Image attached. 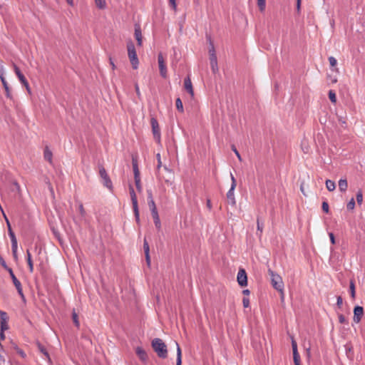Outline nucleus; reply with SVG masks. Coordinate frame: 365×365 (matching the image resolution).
Segmentation results:
<instances>
[{"instance_id":"nucleus-1","label":"nucleus","mask_w":365,"mask_h":365,"mask_svg":"<svg viewBox=\"0 0 365 365\" xmlns=\"http://www.w3.org/2000/svg\"><path fill=\"white\" fill-rule=\"evenodd\" d=\"M152 347L160 358L165 359L168 356L167 346L159 338H155L152 341Z\"/></svg>"},{"instance_id":"nucleus-2","label":"nucleus","mask_w":365,"mask_h":365,"mask_svg":"<svg viewBox=\"0 0 365 365\" xmlns=\"http://www.w3.org/2000/svg\"><path fill=\"white\" fill-rule=\"evenodd\" d=\"M128 55L133 69H137L139 65L138 58L136 53L135 45L130 41L127 43Z\"/></svg>"},{"instance_id":"nucleus-3","label":"nucleus","mask_w":365,"mask_h":365,"mask_svg":"<svg viewBox=\"0 0 365 365\" xmlns=\"http://www.w3.org/2000/svg\"><path fill=\"white\" fill-rule=\"evenodd\" d=\"M269 273L271 276V281L273 287L279 291L282 295H283L284 283L282 277L270 269L269 270Z\"/></svg>"},{"instance_id":"nucleus-4","label":"nucleus","mask_w":365,"mask_h":365,"mask_svg":"<svg viewBox=\"0 0 365 365\" xmlns=\"http://www.w3.org/2000/svg\"><path fill=\"white\" fill-rule=\"evenodd\" d=\"M132 166H133V170L134 174V180H135V184L136 186V189L138 192L142 191V186L140 183V170L138 168V163L137 158L135 157L132 158Z\"/></svg>"},{"instance_id":"nucleus-5","label":"nucleus","mask_w":365,"mask_h":365,"mask_svg":"<svg viewBox=\"0 0 365 365\" xmlns=\"http://www.w3.org/2000/svg\"><path fill=\"white\" fill-rule=\"evenodd\" d=\"M99 175L102 180L103 185L110 191H112L113 188L112 181L108 176L106 169L102 165L99 166Z\"/></svg>"},{"instance_id":"nucleus-6","label":"nucleus","mask_w":365,"mask_h":365,"mask_svg":"<svg viewBox=\"0 0 365 365\" xmlns=\"http://www.w3.org/2000/svg\"><path fill=\"white\" fill-rule=\"evenodd\" d=\"M230 177H231L232 184H231V187H230V190H228V192L227 193V198L228 200V202L230 205L234 206L236 204L235 194H234L235 189L236 187V180L232 173H230Z\"/></svg>"},{"instance_id":"nucleus-7","label":"nucleus","mask_w":365,"mask_h":365,"mask_svg":"<svg viewBox=\"0 0 365 365\" xmlns=\"http://www.w3.org/2000/svg\"><path fill=\"white\" fill-rule=\"evenodd\" d=\"M150 124H151V127H152V132L153 134L154 139L156 141L160 142V130L159 124H158L157 119L153 117L151 118Z\"/></svg>"},{"instance_id":"nucleus-8","label":"nucleus","mask_w":365,"mask_h":365,"mask_svg":"<svg viewBox=\"0 0 365 365\" xmlns=\"http://www.w3.org/2000/svg\"><path fill=\"white\" fill-rule=\"evenodd\" d=\"M158 61L160 76L163 78H165L167 77V67L165 66V61H164L162 53L158 54Z\"/></svg>"},{"instance_id":"nucleus-9","label":"nucleus","mask_w":365,"mask_h":365,"mask_svg":"<svg viewBox=\"0 0 365 365\" xmlns=\"http://www.w3.org/2000/svg\"><path fill=\"white\" fill-rule=\"evenodd\" d=\"M237 279L238 284L241 287L247 286V276L244 269H240L237 273Z\"/></svg>"},{"instance_id":"nucleus-10","label":"nucleus","mask_w":365,"mask_h":365,"mask_svg":"<svg viewBox=\"0 0 365 365\" xmlns=\"http://www.w3.org/2000/svg\"><path fill=\"white\" fill-rule=\"evenodd\" d=\"M9 317L5 312L0 310V323H1V331H6L9 329Z\"/></svg>"},{"instance_id":"nucleus-11","label":"nucleus","mask_w":365,"mask_h":365,"mask_svg":"<svg viewBox=\"0 0 365 365\" xmlns=\"http://www.w3.org/2000/svg\"><path fill=\"white\" fill-rule=\"evenodd\" d=\"M14 71L16 75L17 76L20 82L26 87V90L30 92V88L29 83L27 80L26 79L25 76L23 75V73L21 72L20 69L18 66L14 65Z\"/></svg>"},{"instance_id":"nucleus-12","label":"nucleus","mask_w":365,"mask_h":365,"mask_svg":"<svg viewBox=\"0 0 365 365\" xmlns=\"http://www.w3.org/2000/svg\"><path fill=\"white\" fill-rule=\"evenodd\" d=\"M292 352H293V359L294 365H301L300 364V356L297 351V344L296 341L292 339Z\"/></svg>"},{"instance_id":"nucleus-13","label":"nucleus","mask_w":365,"mask_h":365,"mask_svg":"<svg viewBox=\"0 0 365 365\" xmlns=\"http://www.w3.org/2000/svg\"><path fill=\"white\" fill-rule=\"evenodd\" d=\"M364 315V309L361 306H356L354 309V322L358 324Z\"/></svg>"},{"instance_id":"nucleus-14","label":"nucleus","mask_w":365,"mask_h":365,"mask_svg":"<svg viewBox=\"0 0 365 365\" xmlns=\"http://www.w3.org/2000/svg\"><path fill=\"white\" fill-rule=\"evenodd\" d=\"M210 66L213 73H216L218 71L217 59L215 53H212L210 56Z\"/></svg>"},{"instance_id":"nucleus-15","label":"nucleus","mask_w":365,"mask_h":365,"mask_svg":"<svg viewBox=\"0 0 365 365\" xmlns=\"http://www.w3.org/2000/svg\"><path fill=\"white\" fill-rule=\"evenodd\" d=\"M184 87L185 89L187 91V93H189L191 96L194 95L192 82L189 76H187L184 79Z\"/></svg>"},{"instance_id":"nucleus-16","label":"nucleus","mask_w":365,"mask_h":365,"mask_svg":"<svg viewBox=\"0 0 365 365\" xmlns=\"http://www.w3.org/2000/svg\"><path fill=\"white\" fill-rule=\"evenodd\" d=\"M135 353L142 361L145 362L148 360V354L142 347H137Z\"/></svg>"},{"instance_id":"nucleus-17","label":"nucleus","mask_w":365,"mask_h":365,"mask_svg":"<svg viewBox=\"0 0 365 365\" xmlns=\"http://www.w3.org/2000/svg\"><path fill=\"white\" fill-rule=\"evenodd\" d=\"M11 279L20 297H24L20 281L16 277V276H13Z\"/></svg>"},{"instance_id":"nucleus-18","label":"nucleus","mask_w":365,"mask_h":365,"mask_svg":"<svg viewBox=\"0 0 365 365\" xmlns=\"http://www.w3.org/2000/svg\"><path fill=\"white\" fill-rule=\"evenodd\" d=\"M1 81L2 83V85L4 86V88L6 91V96L9 98V99H11L12 98V96H11V94L10 93V89H9V84L8 83L6 82L4 76H1Z\"/></svg>"},{"instance_id":"nucleus-19","label":"nucleus","mask_w":365,"mask_h":365,"mask_svg":"<svg viewBox=\"0 0 365 365\" xmlns=\"http://www.w3.org/2000/svg\"><path fill=\"white\" fill-rule=\"evenodd\" d=\"M135 37L137 41L138 46L142 45V33L140 26L135 27Z\"/></svg>"},{"instance_id":"nucleus-20","label":"nucleus","mask_w":365,"mask_h":365,"mask_svg":"<svg viewBox=\"0 0 365 365\" xmlns=\"http://www.w3.org/2000/svg\"><path fill=\"white\" fill-rule=\"evenodd\" d=\"M129 192H130V195L133 207L137 206L138 205L137 196H136V194H135V190L132 185L129 186Z\"/></svg>"},{"instance_id":"nucleus-21","label":"nucleus","mask_w":365,"mask_h":365,"mask_svg":"<svg viewBox=\"0 0 365 365\" xmlns=\"http://www.w3.org/2000/svg\"><path fill=\"white\" fill-rule=\"evenodd\" d=\"M348 183L346 179H340L339 180V189L341 192H345L347 190Z\"/></svg>"},{"instance_id":"nucleus-22","label":"nucleus","mask_w":365,"mask_h":365,"mask_svg":"<svg viewBox=\"0 0 365 365\" xmlns=\"http://www.w3.org/2000/svg\"><path fill=\"white\" fill-rule=\"evenodd\" d=\"M177 346V359H176V365H182V351L178 343H176Z\"/></svg>"},{"instance_id":"nucleus-23","label":"nucleus","mask_w":365,"mask_h":365,"mask_svg":"<svg viewBox=\"0 0 365 365\" xmlns=\"http://www.w3.org/2000/svg\"><path fill=\"white\" fill-rule=\"evenodd\" d=\"M26 260H27V263H28V265H29V267L30 272H33V271H34V264H33V262H32V259H31V255L29 250H27Z\"/></svg>"},{"instance_id":"nucleus-24","label":"nucleus","mask_w":365,"mask_h":365,"mask_svg":"<svg viewBox=\"0 0 365 365\" xmlns=\"http://www.w3.org/2000/svg\"><path fill=\"white\" fill-rule=\"evenodd\" d=\"M152 217L153 218L154 224H155L156 228L160 230V227H161V223H160V220L158 212H157L155 214H153Z\"/></svg>"},{"instance_id":"nucleus-25","label":"nucleus","mask_w":365,"mask_h":365,"mask_svg":"<svg viewBox=\"0 0 365 365\" xmlns=\"http://www.w3.org/2000/svg\"><path fill=\"white\" fill-rule=\"evenodd\" d=\"M43 155H44L45 160H46L49 163H51V161H52V155H52L51 151L48 149V147H46V148L44 150Z\"/></svg>"},{"instance_id":"nucleus-26","label":"nucleus","mask_w":365,"mask_h":365,"mask_svg":"<svg viewBox=\"0 0 365 365\" xmlns=\"http://www.w3.org/2000/svg\"><path fill=\"white\" fill-rule=\"evenodd\" d=\"M326 187L329 191H334L336 188L335 182L331 180H327Z\"/></svg>"},{"instance_id":"nucleus-27","label":"nucleus","mask_w":365,"mask_h":365,"mask_svg":"<svg viewBox=\"0 0 365 365\" xmlns=\"http://www.w3.org/2000/svg\"><path fill=\"white\" fill-rule=\"evenodd\" d=\"M207 37V41L209 42V44H210V46H209V53H210V56L212 55V53H215V47H214V44L212 41V39H211V37L208 35L206 36Z\"/></svg>"},{"instance_id":"nucleus-28","label":"nucleus","mask_w":365,"mask_h":365,"mask_svg":"<svg viewBox=\"0 0 365 365\" xmlns=\"http://www.w3.org/2000/svg\"><path fill=\"white\" fill-rule=\"evenodd\" d=\"M148 203L151 212V215L157 213L158 210L154 200H150V202Z\"/></svg>"},{"instance_id":"nucleus-29","label":"nucleus","mask_w":365,"mask_h":365,"mask_svg":"<svg viewBox=\"0 0 365 365\" xmlns=\"http://www.w3.org/2000/svg\"><path fill=\"white\" fill-rule=\"evenodd\" d=\"M176 108L178 111L182 113L184 111L183 105L181 99L178 98L175 101Z\"/></svg>"},{"instance_id":"nucleus-30","label":"nucleus","mask_w":365,"mask_h":365,"mask_svg":"<svg viewBox=\"0 0 365 365\" xmlns=\"http://www.w3.org/2000/svg\"><path fill=\"white\" fill-rule=\"evenodd\" d=\"M96 6L100 9H103L106 6V0H94Z\"/></svg>"},{"instance_id":"nucleus-31","label":"nucleus","mask_w":365,"mask_h":365,"mask_svg":"<svg viewBox=\"0 0 365 365\" xmlns=\"http://www.w3.org/2000/svg\"><path fill=\"white\" fill-rule=\"evenodd\" d=\"M356 202H357V204L359 205H361L362 204V202H363V192L361 190H359L356 195Z\"/></svg>"},{"instance_id":"nucleus-32","label":"nucleus","mask_w":365,"mask_h":365,"mask_svg":"<svg viewBox=\"0 0 365 365\" xmlns=\"http://www.w3.org/2000/svg\"><path fill=\"white\" fill-rule=\"evenodd\" d=\"M329 100L331 101V103H336V93L334 91L332 90H330L329 91Z\"/></svg>"},{"instance_id":"nucleus-33","label":"nucleus","mask_w":365,"mask_h":365,"mask_svg":"<svg viewBox=\"0 0 365 365\" xmlns=\"http://www.w3.org/2000/svg\"><path fill=\"white\" fill-rule=\"evenodd\" d=\"M349 293H350V295L351 297H355L356 296V292H355V285H354V283L353 281H350V283H349Z\"/></svg>"},{"instance_id":"nucleus-34","label":"nucleus","mask_w":365,"mask_h":365,"mask_svg":"<svg viewBox=\"0 0 365 365\" xmlns=\"http://www.w3.org/2000/svg\"><path fill=\"white\" fill-rule=\"evenodd\" d=\"M257 6L260 11H263L266 6V0H257Z\"/></svg>"},{"instance_id":"nucleus-35","label":"nucleus","mask_w":365,"mask_h":365,"mask_svg":"<svg viewBox=\"0 0 365 365\" xmlns=\"http://www.w3.org/2000/svg\"><path fill=\"white\" fill-rule=\"evenodd\" d=\"M72 318H73V323L75 324L76 327H79L80 323L78 321V314H76V312L74 310L73 311V313H72Z\"/></svg>"},{"instance_id":"nucleus-36","label":"nucleus","mask_w":365,"mask_h":365,"mask_svg":"<svg viewBox=\"0 0 365 365\" xmlns=\"http://www.w3.org/2000/svg\"><path fill=\"white\" fill-rule=\"evenodd\" d=\"M355 205H356V203H355V200H354V198H351V199L349 201V202L347 203V205H346V207H347V209H348L349 210H354V207H355Z\"/></svg>"},{"instance_id":"nucleus-37","label":"nucleus","mask_w":365,"mask_h":365,"mask_svg":"<svg viewBox=\"0 0 365 365\" xmlns=\"http://www.w3.org/2000/svg\"><path fill=\"white\" fill-rule=\"evenodd\" d=\"M133 209L135 220H136L137 222H138L140 221L138 205L133 206Z\"/></svg>"},{"instance_id":"nucleus-38","label":"nucleus","mask_w":365,"mask_h":365,"mask_svg":"<svg viewBox=\"0 0 365 365\" xmlns=\"http://www.w3.org/2000/svg\"><path fill=\"white\" fill-rule=\"evenodd\" d=\"M322 210L326 212V213H329V204L327 201H324L322 202Z\"/></svg>"},{"instance_id":"nucleus-39","label":"nucleus","mask_w":365,"mask_h":365,"mask_svg":"<svg viewBox=\"0 0 365 365\" xmlns=\"http://www.w3.org/2000/svg\"><path fill=\"white\" fill-rule=\"evenodd\" d=\"M143 250L145 252V255H148V253L150 252L149 245L146 240H144L143 242Z\"/></svg>"},{"instance_id":"nucleus-40","label":"nucleus","mask_w":365,"mask_h":365,"mask_svg":"<svg viewBox=\"0 0 365 365\" xmlns=\"http://www.w3.org/2000/svg\"><path fill=\"white\" fill-rule=\"evenodd\" d=\"M329 62L331 67H334L337 64L336 59L333 56L329 57Z\"/></svg>"},{"instance_id":"nucleus-41","label":"nucleus","mask_w":365,"mask_h":365,"mask_svg":"<svg viewBox=\"0 0 365 365\" xmlns=\"http://www.w3.org/2000/svg\"><path fill=\"white\" fill-rule=\"evenodd\" d=\"M169 4H170V7H171L174 11H176V9H177L176 0H169Z\"/></svg>"},{"instance_id":"nucleus-42","label":"nucleus","mask_w":365,"mask_h":365,"mask_svg":"<svg viewBox=\"0 0 365 365\" xmlns=\"http://www.w3.org/2000/svg\"><path fill=\"white\" fill-rule=\"evenodd\" d=\"M257 231H259L260 232H262V230H263V223H260L259 219H257Z\"/></svg>"},{"instance_id":"nucleus-43","label":"nucleus","mask_w":365,"mask_h":365,"mask_svg":"<svg viewBox=\"0 0 365 365\" xmlns=\"http://www.w3.org/2000/svg\"><path fill=\"white\" fill-rule=\"evenodd\" d=\"M13 185L14 186V191H16L19 194H20L21 187L19 184L17 182H14Z\"/></svg>"},{"instance_id":"nucleus-44","label":"nucleus","mask_w":365,"mask_h":365,"mask_svg":"<svg viewBox=\"0 0 365 365\" xmlns=\"http://www.w3.org/2000/svg\"><path fill=\"white\" fill-rule=\"evenodd\" d=\"M17 241L11 242V250L12 252H17Z\"/></svg>"},{"instance_id":"nucleus-45","label":"nucleus","mask_w":365,"mask_h":365,"mask_svg":"<svg viewBox=\"0 0 365 365\" xmlns=\"http://www.w3.org/2000/svg\"><path fill=\"white\" fill-rule=\"evenodd\" d=\"M147 194H148V202H150V200H154L153 197V192H152L151 190H148Z\"/></svg>"},{"instance_id":"nucleus-46","label":"nucleus","mask_w":365,"mask_h":365,"mask_svg":"<svg viewBox=\"0 0 365 365\" xmlns=\"http://www.w3.org/2000/svg\"><path fill=\"white\" fill-rule=\"evenodd\" d=\"M79 212L81 216H84L86 215L85 210L83 208V204H80L78 206Z\"/></svg>"},{"instance_id":"nucleus-47","label":"nucleus","mask_w":365,"mask_h":365,"mask_svg":"<svg viewBox=\"0 0 365 365\" xmlns=\"http://www.w3.org/2000/svg\"><path fill=\"white\" fill-rule=\"evenodd\" d=\"M329 236L331 243L332 245H334L336 243L334 235L332 232H329Z\"/></svg>"},{"instance_id":"nucleus-48","label":"nucleus","mask_w":365,"mask_h":365,"mask_svg":"<svg viewBox=\"0 0 365 365\" xmlns=\"http://www.w3.org/2000/svg\"><path fill=\"white\" fill-rule=\"evenodd\" d=\"M243 306L244 307L247 308V307H249L250 306V299L249 298H243Z\"/></svg>"},{"instance_id":"nucleus-49","label":"nucleus","mask_w":365,"mask_h":365,"mask_svg":"<svg viewBox=\"0 0 365 365\" xmlns=\"http://www.w3.org/2000/svg\"><path fill=\"white\" fill-rule=\"evenodd\" d=\"M156 158L158 159V165H157V168L159 169L160 167H161V160H160V153H158L156 155Z\"/></svg>"},{"instance_id":"nucleus-50","label":"nucleus","mask_w":365,"mask_h":365,"mask_svg":"<svg viewBox=\"0 0 365 365\" xmlns=\"http://www.w3.org/2000/svg\"><path fill=\"white\" fill-rule=\"evenodd\" d=\"M0 264L5 269L7 268L6 263L5 260L3 259V257L1 255H0Z\"/></svg>"},{"instance_id":"nucleus-51","label":"nucleus","mask_w":365,"mask_h":365,"mask_svg":"<svg viewBox=\"0 0 365 365\" xmlns=\"http://www.w3.org/2000/svg\"><path fill=\"white\" fill-rule=\"evenodd\" d=\"M135 90L137 96L138 97H140V89H139V86H138V83H135Z\"/></svg>"},{"instance_id":"nucleus-52","label":"nucleus","mask_w":365,"mask_h":365,"mask_svg":"<svg viewBox=\"0 0 365 365\" xmlns=\"http://www.w3.org/2000/svg\"><path fill=\"white\" fill-rule=\"evenodd\" d=\"M9 235L10 237L11 242L17 241L14 233H9Z\"/></svg>"},{"instance_id":"nucleus-53","label":"nucleus","mask_w":365,"mask_h":365,"mask_svg":"<svg viewBox=\"0 0 365 365\" xmlns=\"http://www.w3.org/2000/svg\"><path fill=\"white\" fill-rule=\"evenodd\" d=\"M233 151H234V152H235V153L236 154V155H237V157L238 158V159H239L240 160H241V156H240V154L239 153V152L237 151V150L235 148H233Z\"/></svg>"},{"instance_id":"nucleus-54","label":"nucleus","mask_w":365,"mask_h":365,"mask_svg":"<svg viewBox=\"0 0 365 365\" xmlns=\"http://www.w3.org/2000/svg\"><path fill=\"white\" fill-rule=\"evenodd\" d=\"M6 269H7L9 271L11 277H13V276H15L11 268H9L7 267V268H6Z\"/></svg>"},{"instance_id":"nucleus-55","label":"nucleus","mask_w":365,"mask_h":365,"mask_svg":"<svg viewBox=\"0 0 365 365\" xmlns=\"http://www.w3.org/2000/svg\"><path fill=\"white\" fill-rule=\"evenodd\" d=\"M301 6V0H297V9L299 11Z\"/></svg>"},{"instance_id":"nucleus-56","label":"nucleus","mask_w":365,"mask_h":365,"mask_svg":"<svg viewBox=\"0 0 365 365\" xmlns=\"http://www.w3.org/2000/svg\"><path fill=\"white\" fill-rule=\"evenodd\" d=\"M6 222H7V225H8V227H9V233H14V232L12 231L11 228V225H10V223L9 222V220L6 219Z\"/></svg>"},{"instance_id":"nucleus-57","label":"nucleus","mask_w":365,"mask_h":365,"mask_svg":"<svg viewBox=\"0 0 365 365\" xmlns=\"http://www.w3.org/2000/svg\"><path fill=\"white\" fill-rule=\"evenodd\" d=\"M39 348H40L41 351L43 354H45L46 356H48V353L46 352V351L45 350V349H44V348H43V347H41V346H40Z\"/></svg>"},{"instance_id":"nucleus-58","label":"nucleus","mask_w":365,"mask_h":365,"mask_svg":"<svg viewBox=\"0 0 365 365\" xmlns=\"http://www.w3.org/2000/svg\"><path fill=\"white\" fill-rule=\"evenodd\" d=\"M4 331H1V333H0V338L4 340L5 339V334H4Z\"/></svg>"},{"instance_id":"nucleus-59","label":"nucleus","mask_w":365,"mask_h":365,"mask_svg":"<svg viewBox=\"0 0 365 365\" xmlns=\"http://www.w3.org/2000/svg\"><path fill=\"white\" fill-rule=\"evenodd\" d=\"M145 259H146L147 263H148V264H150V255H149V253H148V255H145Z\"/></svg>"},{"instance_id":"nucleus-60","label":"nucleus","mask_w":365,"mask_h":365,"mask_svg":"<svg viewBox=\"0 0 365 365\" xmlns=\"http://www.w3.org/2000/svg\"><path fill=\"white\" fill-rule=\"evenodd\" d=\"M243 294H246V295H248L250 294V290L249 289H245L242 291Z\"/></svg>"},{"instance_id":"nucleus-61","label":"nucleus","mask_w":365,"mask_h":365,"mask_svg":"<svg viewBox=\"0 0 365 365\" xmlns=\"http://www.w3.org/2000/svg\"><path fill=\"white\" fill-rule=\"evenodd\" d=\"M67 3L70 5V6H73V0H66Z\"/></svg>"},{"instance_id":"nucleus-62","label":"nucleus","mask_w":365,"mask_h":365,"mask_svg":"<svg viewBox=\"0 0 365 365\" xmlns=\"http://www.w3.org/2000/svg\"><path fill=\"white\" fill-rule=\"evenodd\" d=\"M110 65H111V66H112V68H113V69H114V68H115V64H114V63L113 62V61H112V59H111V58H110Z\"/></svg>"},{"instance_id":"nucleus-63","label":"nucleus","mask_w":365,"mask_h":365,"mask_svg":"<svg viewBox=\"0 0 365 365\" xmlns=\"http://www.w3.org/2000/svg\"><path fill=\"white\" fill-rule=\"evenodd\" d=\"M207 205L210 209L211 208V202L210 200H207Z\"/></svg>"},{"instance_id":"nucleus-64","label":"nucleus","mask_w":365,"mask_h":365,"mask_svg":"<svg viewBox=\"0 0 365 365\" xmlns=\"http://www.w3.org/2000/svg\"><path fill=\"white\" fill-rule=\"evenodd\" d=\"M342 303V298H337V304H340Z\"/></svg>"}]
</instances>
